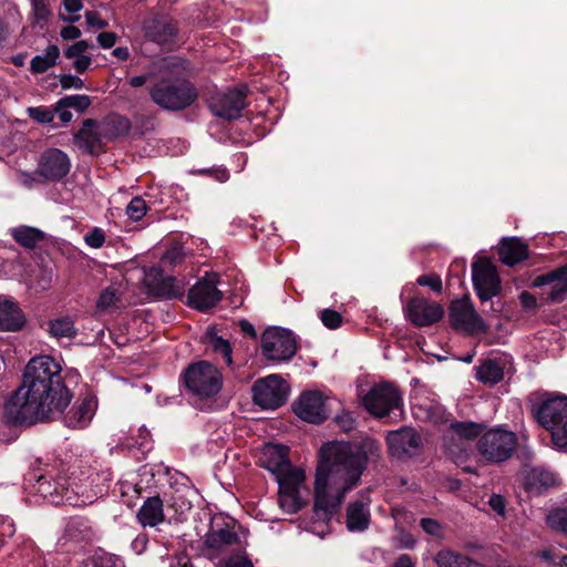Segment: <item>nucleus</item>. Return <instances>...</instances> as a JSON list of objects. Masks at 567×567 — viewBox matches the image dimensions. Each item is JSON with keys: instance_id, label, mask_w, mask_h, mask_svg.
<instances>
[{"instance_id": "1", "label": "nucleus", "mask_w": 567, "mask_h": 567, "mask_svg": "<svg viewBox=\"0 0 567 567\" xmlns=\"http://www.w3.org/2000/svg\"><path fill=\"white\" fill-rule=\"evenodd\" d=\"M380 452L379 442L370 437L360 443L330 442L320 449L315 485V513L319 519L327 520L336 513Z\"/></svg>"}, {"instance_id": "2", "label": "nucleus", "mask_w": 567, "mask_h": 567, "mask_svg": "<svg viewBox=\"0 0 567 567\" xmlns=\"http://www.w3.org/2000/svg\"><path fill=\"white\" fill-rule=\"evenodd\" d=\"M60 363L50 355L32 358L23 382L7 404L10 417L19 424L53 420L71 403L72 393L61 375Z\"/></svg>"}, {"instance_id": "3", "label": "nucleus", "mask_w": 567, "mask_h": 567, "mask_svg": "<svg viewBox=\"0 0 567 567\" xmlns=\"http://www.w3.org/2000/svg\"><path fill=\"white\" fill-rule=\"evenodd\" d=\"M32 491L53 505H70L82 507L93 504L107 489L106 474H101L91 467L73 468L69 476L61 473L34 474Z\"/></svg>"}, {"instance_id": "4", "label": "nucleus", "mask_w": 567, "mask_h": 567, "mask_svg": "<svg viewBox=\"0 0 567 567\" xmlns=\"http://www.w3.org/2000/svg\"><path fill=\"white\" fill-rule=\"evenodd\" d=\"M258 462L276 478L280 508L288 514L299 512L307 504L309 491L305 471L291 465L288 449L268 443L261 447Z\"/></svg>"}, {"instance_id": "5", "label": "nucleus", "mask_w": 567, "mask_h": 567, "mask_svg": "<svg viewBox=\"0 0 567 567\" xmlns=\"http://www.w3.org/2000/svg\"><path fill=\"white\" fill-rule=\"evenodd\" d=\"M243 549H246V543L238 535L235 522L225 517H215L205 535V555L217 563L227 555L234 554L235 550Z\"/></svg>"}, {"instance_id": "6", "label": "nucleus", "mask_w": 567, "mask_h": 567, "mask_svg": "<svg viewBox=\"0 0 567 567\" xmlns=\"http://www.w3.org/2000/svg\"><path fill=\"white\" fill-rule=\"evenodd\" d=\"M533 413L540 426L551 435L553 444L567 449V398H548L535 404Z\"/></svg>"}, {"instance_id": "7", "label": "nucleus", "mask_w": 567, "mask_h": 567, "mask_svg": "<svg viewBox=\"0 0 567 567\" xmlns=\"http://www.w3.org/2000/svg\"><path fill=\"white\" fill-rule=\"evenodd\" d=\"M187 391L198 399L216 396L223 386V375L219 370L207 361L190 364L183 374Z\"/></svg>"}, {"instance_id": "8", "label": "nucleus", "mask_w": 567, "mask_h": 567, "mask_svg": "<svg viewBox=\"0 0 567 567\" xmlns=\"http://www.w3.org/2000/svg\"><path fill=\"white\" fill-rule=\"evenodd\" d=\"M151 97L163 109L178 111L189 106L196 100L197 93L187 81H161L151 90Z\"/></svg>"}, {"instance_id": "9", "label": "nucleus", "mask_w": 567, "mask_h": 567, "mask_svg": "<svg viewBox=\"0 0 567 567\" xmlns=\"http://www.w3.org/2000/svg\"><path fill=\"white\" fill-rule=\"evenodd\" d=\"M515 433L502 429L489 430L477 442L481 455L488 462H503L509 458L516 447Z\"/></svg>"}, {"instance_id": "10", "label": "nucleus", "mask_w": 567, "mask_h": 567, "mask_svg": "<svg viewBox=\"0 0 567 567\" xmlns=\"http://www.w3.org/2000/svg\"><path fill=\"white\" fill-rule=\"evenodd\" d=\"M362 402L369 413L383 417L396 410L401 411L402 395L394 384L381 382L370 389Z\"/></svg>"}, {"instance_id": "11", "label": "nucleus", "mask_w": 567, "mask_h": 567, "mask_svg": "<svg viewBox=\"0 0 567 567\" xmlns=\"http://www.w3.org/2000/svg\"><path fill=\"white\" fill-rule=\"evenodd\" d=\"M288 396L287 383L277 374L259 379L252 386V399L255 404L266 410L280 408Z\"/></svg>"}, {"instance_id": "12", "label": "nucleus", "mask_w": 567, "mask_h": 567, "mask_svg": "<svg viewBox=\"0 0 567 567\" xmlns=\"http://www.w3.org/2000/svg\"><path fill=\"white\" fill-rule=\"evenodd\" d=\"M261 351L267 360L287 361L295 355L297 342L290 331L285 329H270L262 334Z\"/></svg>"}, {"instance_id": "13", "label": "nucleus", "mask_w": 567, "mask_h": 567, "mask_svg": "<svg viewBox=\"0 0 567 567\" xmlns=\"http://www.w3.org/2000/svg\"><path fill=\"white\" fill-rule=\"evenodd\" d=\"M328 396L318 390H307L301 392L293 402L292 409L296 415L302 421L319 424L328 419L327 408Z\"/></svg>"}, {"instance_id": "14", "label": "nucleus", "mask_w": 567, "mask_h": 567, "mask_svg": "<svg viewBox=\"0 0 567 567\" xmlns=\"http://www.w3.org/2000/svg\"><path fill=\"white\" fill-rule=\"evenodd\" d=\"M450 318L454 328L467 333L473 334L487 331V326L467 297L452 302Z\"/></svg>"}, {"instance_id": "15", "label": "nucleus", "mask_w": 567, "mask_h": 567, "mask_svg": "<svg viewBox=\"0 0 567 567\" xmlns=\"http://www.w3.org/2000/svg\"><path fill=\"white\" fill-rule=\"evenodd\" d=\"M472 279L477 296L486 301L499 291V277L496 267L486 258L478 259L472 266Z\"/></svg>"}, {"instance_id": "16", "label": "nucleus", "mask_w": 567, "mask_h": 567, "mask_svg": "<svg viewBox=\"0 0 567 567\" xmlns=\"http://www.w3.org/2000/svg\"><path fill=\"white\" fill-rule=\"evenodd\" d=\"M406 318L417 327L431 326L443 317V308L434 301L414 297L409 300L405 308Z\"/></svg>"}, {"instance_id": "17", "label": "nucleus", "mask_w": 567, "mask_h": 567, "mask_svg": "<svg viewBox=\"0 0 567 567\" xmlns=\"http://www.w3.org/2000/svg\"><path fill=\"white\" fill-rule=\"evenodd\" d=\"M217 275L213 274L199 280L188 292L189 305L198 310L214 307L220 299L221 292L216 287Z\"/></svg>"}, {"instance_id": "18", "label": "nucleus", "mask_w": 567, "mask_h": 567, "mask_svg": "<svg viewBox=\"0 0 567 567\" xmlns=\"http://www.w3.org/2000/svg\"><path fill=\"white\" fill-rule=\"evenodd\" d=\"M386 442L390 453L399 458L416 455L421 449V436L411 427L390 432Z\"/></svg>"}, {"instance_id": "19", "label": "nucleus", "mask_w": 567, "mask_h": 567, "mask_svg": "<svg viewBox=\"0 0 567 567\" xmlns=\"http://www.w3.org/2000/svg\"><path fill=\"white\" fill-rule=\"evenodd\" d=\"M245 105V93L239 90H230L217 94L209 104L210 110L216 116L227 120L238 118Z\"/></svg>"}, {"instance_id": "20", "label": "nucleus", "mask_w": 567, "mask_h": 567, "mask_svg": "<svg viewBox=\"0 0 567 567\" xmlns=\"http://www.w3.org/2000/svg\"><path fill=\"white\" fill-rule=\"evenodd\" d=\"M27 324V317L19 302L11 296L0 295V331L17 332Z\"/></svg>"}, {"instance_id": "21", "label": "nucleus", "mask_w": 567, "mask_h": 567, "mask_svg": "<svg viewBox=\"0 0 567 567\" xmlns=\"http://www.w3.org/2000/svg\"><path fill=\"white\" fill-rule=\"evenodd\" d=\"M39 169L44 179H60L69 173L70 159L64 152L51 148L42 154Z\"/></svg>"}, {"instance_id": "22", "label": "nucleus", "mask_w": 567, "mask_h": 567, "mask_svg": "<svg viewBox=\"0 0 567 567\" xmlns=\"http://www.w3.org/2000/svg\"><path fill=\"white\" fill-rule=\"evenodd\" d=\"M103 132L95 120L87 118L83 122L80 131L74 135V143L78 148L91 155L102 152Z\"/></svg>"}, {"instance_id": "23", "label": "nucleus", "mask_w": 567, "mask_h": 567, "mask_svg": "<svg viewBox=\"0 0 567 567\" xmlns=\"http://www.w3.org/2000/svg\"><path fill=\"white\" fill-rule=\"evenodd\" d=\"M96 401L86 396L76 401L74 405L64 414L63 423L70 429H84L92 421L96 411Z\"/></svg>"}, {"instance_id": "24", "label": "nucleus", "mask_w": 567, "mask_h": 567, "mask_svg": "<svg viewBox=\"0 0 567 567\" xmlns=\"http://www.w3.org/2000/svg\"><path fill=\"white\" fill-rule=\"evenodd\" d=\"M145 280L159 296L165 298H179L184 295V285L173 277H164L161 269L152 268Z\"/></svg>"}, {"instance_id": "25", "label": "nucleus", "mask_w": 567, "mask_h": 567, "mask_svg": "<svg viewBox=\"0 0 567 567\" xmlns=\"http://www.w3.org/2000/svg\"><path fill=\"white\" fill-rule=\"evenodd\" d=\"M535 286H549L547 300L551 302L563 301L567 293V266L556 271L538 276L535 279Z\"/></svg>"}, {"instance_id": "26", "label": "nucleus", "mask_w": 567, "mask_h": 567, "mask_svg": "<svg viewBox=\"0 0 567 567\" xmlns=\"http://www.w3.org/2000/svg\"><path fill=\"white\" fill-rule=\"evenodd\" d=\"M143 31L146 38L156 43H167L177 31L176 23L168 18H150L144 21Z\"/></svg>"}, {"instance_id": "27", "label": "nucleus", "mask_w": 567, "mask_h": 567, "mask_svg": "<svg viewBox=\"0 0 567 567\" xmlns=\"http://www.w3.org/2000/svg\"><path fill=\"white\" fill-rule=\"evenodd\" d=\"M370 498L351 502L347 508V528L350 532H363L370 524Z\"/></svg>"}, {"instance_id": "28", "label": "nucleus", "mask_w": 567, "mask_h": 567, "mask_svg": "<svg viewBox=\"0 0 567 567\" xmlns=\"http://www.w3.org/2000/svg\"><path fill=\"white\" fill-rule=\"evenodd\" d=\"M164 518L163 501L158 496L148 497L137 512V519L144 527H155Z\"/></svg>"}, {"instance_id": "29", "label": "nucleus", "mask_w": 567, "mask_h": 567, "mask_svg": "<svg viewBox=\"0 0 567 567\" xmlns=\"http://www.w3.org/2000/svg\"><path fill=\"white\" fill-rule=\"evenodd\" d=\"M527 246L518 239L512 238L502 241L498 255L503 264L514 266L527 258Z\"/></svg>"}, {"instance_id": "30", "label": "nucleus", "mask_w": 567, "mask_h": 567, "mask_svg": "<svg viewBox=\"0 0 567 567\" xmlns=\"http://www.w3.org/2000/svg\"><path fill=\"white\" fill-rule=\"evenodd\" d=\"M504 377L503 367L494 361L486 360L476 368V379L487 385H494Z\"/></svg>"}, {"instance_id": "31", "label": "nucleus", "mask_w": 567, "mask_h": 567, "mask_svg": "<svg viewBox=\"0 0 567 567\" xmlns=\"http://www.w3.org/2000/svg\"><path fill=\"white\" fill-rule=\"evenodd\" d=\"M60 56V50L56 45H49L43 54L35 55L30 62L32 73H44L56 64Z\"/></svg>"}, {"instance_id": "32", "label": "nucleus", "mask_w": 567, "mask_h": 567, "mask_svg": "<svg viewBox=\"0 0 567 567\" xmlns=\"http://www.w3.org/2000/svg\"><path fill=\"white\" fill-rule=\"evenodd\" d=\"M11 234L21 246L29 249L34 248L44 238L42 231L29 226L13 228Z\"/></svg>"}, {"instance_id": "33", "label": "nucleus", "mask_w": 567, "mask_h": 567, "mask_svg": "<svg viewBox=\"0 0 567 567\" xmlns=\"http://www.w3.org/2000/svg\"><path fill=\"white\" fill-rule=\"evenodd\" d=\"M49 333L56 338H73L76 334L74 322L69 317H61L49 322Z\"/></svg>"}, {"instance_id": "34", "label": "nucleus", "mask_w": 567, "mask_h": 567, "mask_svg": "<svg viewBox=\"0 0 567 567\" xmlns=\"http://www.w3.org/2000/svg\"><path fill=\"white\" fill-rule=\"evenodd\" d=\"M121 299V287L112 285L106 287L100 295L96 308L101 312H109L114 309Z\"/></svg>"}, {"instance_id": "35", "label": "nucleus", "mask_w": 567, "mask_h": 567, "mask_svg": "<svg viewBox=\"0 0 567 567\" xmlns=\"http://www.w3.org/2000/svg\"><path fill=\"white\" fill-rule=\"evenodd\" d=\"M450 430L453 437L473 440L482 433L483 426L474 422H455L451 424Z\"/></svg>"}, {"instance_id": "36", "label": "nucleus", "mask_w": 567, "mask_h": 567, "mask_svg": "<svg viewBox=\"0 0 567 567\" xmlns=\"http://www.w3.org/2000/svg\"><path fill=\"white\" fill-rule=\"evenodd\" d=\"M435 560L439 567H471V560L467 557L450 550L440 551Z\"/></svg>"}, {"instance_id": "37", "label": "nucleus", "mask_w": 567, "mask_h": 567, "mask_svg": "<svg viewBox=\"0 0 567 567\" xmlns=\"http://www.w3.org/2000/svg\"><path fill=\"white\" fill-rule=\"evenodd\" d=\"M84 567H124L123 560L113 554H95L84 561Z\"/></svg>"}, {"instance_id": "38", "label": "nucleus", "mask_w": 567, "mask_h": 567, "mask_svg": "<svg viewBox=\"0 0 567 567\" xmlns=\"http://www.w3.org/2000/svg\"><path fill=\"white\" fill-rule=\"evenodd\" d=\"M207 343L210 346L213 351L217 354H220L224 359L225 363L230 365L233 363L231 359V348L227 340L218 337L214 333L207 334Z\"/></svg>"}, {"instance_id": "39", "label": "nucleus", "mask_w": 567, "mask_h": 567, "mask_svg": "<svg viewBox=\"0 0 567 567\" xmlns=\"http://www.w3.org/2000/svg\"><path fill=\"white\" fill-rule=\"evenodd\" d=\"M216 565L217 567H254L252 561L246 554V549L235 550L234 554L221 558Z\"/></svg>"}, {"instance_id": "40", "label": "nucleus", "mask_w": 567, "mask_h": 567, "mask_svg": "<svg viewBox=\"0 0 567 567\" xmlns=\"http://www.w3.org/2000/svg\"><path fill=\"white\" fill-rule=\"evenodd\" d=\"M186 251L181 244H174L168 247L161 259V264L164 267H171L179 265L186 258Z\"/></svg>"}, {"instance_id": "41", "label": "nucleus", "mask_w": 567, "mask_h": 567, "mask_svg": "<svg viewBox=\"0 0 567 567\" xmlns=\"http://www.w3.org/2000/svg\"><path fill=\"white\" fill-rule=\"evenodd\" d=\"M91 105V99L87 95H70L58 101V109L72 107L78 112H84Z\"/></svg>"}, {"instance_id": "42", "label": "nucleus", "mask_w": 567, "mask_h": 567, "mask_svg": "<svg viewBox=\"0 0 567 567\" xmlns=\"http://www.w3.org/2000/svg\"><path fill=\"white\" fill-rule=\"evenodd\" d=\"M539 557L553 567H567V554L558 548L544 549L539 553Z\"/></svg>"}, {"instance_id": "43", "label": "nucleus", "mask_w": 567, "mask_h": 567, "mask_svg": "<svg viewBox=\"0 0 567 567\" xmlns=\"http://www.w3.org/2000/svg\"><path fill=\"white\" fill-rule=\"evenodd\" d=\"M25 112L30 118L40 124H49L54 120V110L49 106H30Z\"/></svg>"}, {"instance_id": "44", "label": "nucleus", "mask_w": 567, "mask_h": 567, "mask_svg": "<svg viewBox=\"0 0 567 567\" xmlns=\"http://www.w3.org/2000/svg\"><path fill=\"white\" fill-rule=\"evenodd\" d=\"M547 524L556 530L567 534V506L553 511L547 516Z\"/></svg>"}, {"instance_id": "45", "label": "nucleus", "mask_w": 567, "mask_h": 567, "mask_svg": "<svg viewBox=\"0 0 567 567\" xmlns=\"http://www.w3.org/2000/svg\"><path fill=\"white\" fill-rule=\"evenodd\" d=\"M147 210L145 200L142 197H134L126 206V215L134 221L141 220Z\"/></svg>"}, {"instance_id": "46", "label": "nucleus", "mask_w": 567, "mask_h": 567, "mask_svg": "<svg viewBox=\"0 0 567 567\" xmlns=\"http://www.w3.org/2000/svg\"><path fill=\"white\" fill-rule=\"evenodd\" d=\"M320 319L322 323L329 329H337L342 322L341 315L332 309H323L320 311Z\"/></svg>"}, {"instance_id": "47", "label": "nucleus", "mask_w": 567, "mask_h": 567, "mask_svg": "<svg viewBox=\"0 0 567 567\" xmlns=\"http://www.w3.org/2000/svg\"><path fill=\"white\" fill-rule=\"evenodd\" d=\"M84 241L91 248H101L105 243V233L103 229L95 227L84 236Z\"/></svg>"}, {"instance_id": "48", "label": "nucleus", "mask_w": 567, "mask_h": 567, "mask_svg": "<svg viewBox=\"0 0 567 567\" xmlns=\"http://www.w3.org/2000/svg\"><path fill=\"white\" fill-rule=\"evenodd\" d=\"M91 43L85 40L76 41L75 43L69 45L64 50V56L66 59H73L81 55H85V52L91 48Z\"/></svg>"}, {"instance_id": "49", "label": "nucleus", "mask_w": 567, "mask_h": 567, "mask_svg": "<svg viewBox=\"0 0 567 567\" xmlns=\"http://www.w3.org/2000/svg\"><path fill=\"white\" fill-rule=\"evenodd\" d=\"M16 533L13 520L7 516H0V542L6 543L7 538H11Z\"/></svg>"}, {"instance_id": "50", "label": "nucleus", "mask_w": 567, "mask_h": 567, "mask_svg": "<svg viewBox=\"0 0 567 567\" xmlns=\"http://www.w3.org/2000/svg\"><path fill=\"white\" fill-rule=\"evenodd\" d=\"M416 282L420 286L430 287L435 292L442 291V280L437 275H422Z\"/></svg>"}, {"instance_id": "51", "label": "nucleus", "mask_w": 567, "mask_h": 567, "mask_svg": "<svg viewBox=\"0 0 567 567\" xmlns=\"http://www.w3.org/2000/svg\"><path fill=\"white\" fill-rule=\"evenodd\" d=\"M422 529L434 537L441 538L443 536V527L441 524L432 518H422L421 519Z\"/></svg>"}, {"instance_id": "52", "label": "nucleus", "mask_w": 567, "mask_h": 567, "mask_svg": "<svg viewBox=\"0 0 567 567\" xmlns=\"http://www.w3.org/2000/svg\"><path fill=\"white\" fill-rule=\"evenodd\" d=\"M532 476L535 478L540 485L550 486L556 484V476L546 470L543 468H534L532 471Z\"/></svg>"}, {"instance_id": "53", "label": "nucleus", "mask_w": 567, "mask_h": 567, "mask_svg": "<svg viewBox=\"0 0 567 567\" xmlns=\"http://www.w3.org/2000/svg\"><path fill=\"white\" fill-rule=\"evenodd\" d=\"M60 84L63 90H69V89L81 90L84 87L83 80L73 74L60 75Z\"/></svg>"}, {"instance_id": "54", "label": "nucleus", "mask_w": 567, "mask_h": 567, "mask_svg": "<svg viewBox=\"0 0 567 567\" xmlns=\"http://www.w3.org/2000/svg\"><path fill=\"white\" fill-rule=\"evenodd\" d=\"M33 9L34 17L38 20H47L50 16V8L48 0H30Z\"/></svg>"}, {"instance_id": "55", "label": "nucleus", "mask_w": 567, "mask_h": 567, "mask_svg": "<svg viewBox=\"0 0 567 567\" xmlns=\"http://www.w3.org/2000/svg\"><path fill=\"white\" fill-rule=\"evenodd\" d=\"M42 179H44V178L42 175H40L39 168L37 172H33V173L21 172L18 175L19 183L29 188L32 187L37 183H41Z\"/></svg>"}, {"instance_id": "56", "label": "nucleus", "mask_w": 567, "mask_h": 567, "mask_svg": "<svg viewBox=\"0 0 567 567\" xmlns=\"http://www.w3.org/2000/svg\"><path fill=\"white\" fill-rule=\"evenodd\" d=\"M197 174H204L209 175L216 181L224 183L228 179L229 174L226 168L224 167H216V168H207V169H198L196 171Z\"/></svg>"}, {"instance_id": "57", "label": "nucleus", "mask_w": 567, "mask_h": 567, "mask_svg": "<svg viewBox=\"0 0 567 567\" xmlns=\"http://www.w3.org/2000/svg\"><path fill=\"white\" fill-rule=\"evenodd\" d=\"M86 24L94 29H104L107 27V22L103 20L100 14L95 11H87L85 13Z\"/></svg>"}, {"instance_id": "58", "label": "nucleus", "mask_w": 567, "mask_h": 567, "mask_svg": "<svg viewBox=\"0 0 567 567\" xmlns=\"http://www.w3.org/2000/svg\"><path fill=\"white\" fill-rule=\"evenodd\" d=\"M519 301H520L523 308L527 311L534 312L538 308L537 299L528 291H523L519 295Z\"/></svg>"}, {"instance_id": "59", "label": "nucleus", "mask_w": 567, "mask_h": 567, "mask_svg": "<svg viewBox=\"0 0 567 567\" xmlns=\"http://www.w3.org/2000/svg\"><path fill=\"white\" fill-rule=\"evenodd\" d=\"M73 68L76 73L83 74L86 72L92 64V59L89 55H81L73 58Z\"/></svg>"}, {"instance_id": "60", "label": "nucleus", "mask_w": 567, "mask_h": 567, "mask_svg": "<svg viewBox=\"0 0 567 567\" xmlns=\"http://www.w3.org/2000/svg\"><path fill=\"white\" fill-rule=\"evenodd\" d=\"M488 504L498 516H505V499L501 495L491 496Z\"/></svg>"}, {"instance_id": "61", "label": "nucleus", "mask_w": 567, "mask_h": 567, "mask_svg": "<svg viewBox=\"0 0 567 567\" xmlns=\"http://www.w3.org/2000/svg\"><path fill=\"white\" fill-rule=\"evenodd\" d=\"M116 34L113 32H102L97 35V42L103 49L112 48L116 42Z\"/></svg>"}, {"instance_id": "62", "label": "nucleus", "mask_w": 567, "mask_h": 567, "mask_svg": "<svg viewBox=\"0 0 567 567\" xmlns=\"http://www.w3.org/2000/svg\"><path fill=\"white\" fill-rule=\"evenodd\" d=\"M60 35L63 40H76L81 37V30L74 25H66L61 29Z\"/></svg>"}, {"instance_id": "63", "label": "nucleus", "mask_w": 567, "mask_h": 567, "mask_svg": "<svg viewBox=\"0 0 567 567\" xmlns=\"http://www.w3.org/2000/svg\"><path fill=\"white\" fill-rule=\"evenodd\" d=\"M337 423L342 427L343 431H350L354 425V420L350 413H343L336 417Z\"/></svg>"}, {"instance_id": "64", "label": "nucleus", "mask_w": 567, "mask_h": 567, "mask_svg": "<svg viewBox=\"0 0 567 567\" xmlns=\"http://www.w3.org/2000/svg\"><path fill=\"white\" fill-rule=\"evenodd\" d=\"M64 8L70 13L79 12L82 9L81 0H64Z\"/></svg>"}]
</instances>
